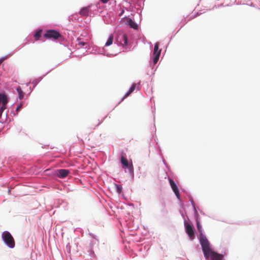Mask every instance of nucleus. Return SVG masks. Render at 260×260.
Returning a JSON list of instances; mask_svg holds the SVG:
<instances>
[{"label":"nucleus","instance_id":"obj_1","mask_svg":"<svg viewBox=\"0 0 260 260\" xmlns=\"http://www.w3.org/2000/svg\"><path fill=\"white\" fill-rule=\"evenodd\" d=\"M204 256L206 258L209 257L212 260H221L222 256L221 254L213 251L210 247L209 242L201 246Z\"/></svg>","mask_w":260,"mask_h":260},{"label":"nucleus","instance_id":"obj_2","mask_svg":"<svg viewBox=\"0 0 260 260\" xmlns=\"http://www.w3.org/2000/svg\"><path fill=\"white\" fill-rule=\"evenodd\" d=\"M2 238L9 247L13 248L15 247V243L14 239L9 232H4L2 234Z\"/></svg>","mask_w":260,"mask_h":260},{"label":"nucleus","instance_id":"obj_3","mask_svg":"<svg viewBox=\"0 0 260 260\" xmlns=\"http://www.w3.org/2000/svg\"><path fill=\"white\" fill-rule=\"evenodd\" d=\"M8 102L7 95L6 93H0V118L2 116L4 111L7 108Z\"/></svg>","mask_w":260,"mask_h":260},{"label":"nucleus","instance_id":"obj_4","mask_svg":"<svg viewBox=\"0 0 260 260\" xmlns=\"http://www.w3.org/2000/svg\"><path fill=\"white\" fill-rule=\"evenodd\" d=\"M197 226L198 230L200 233L199 240L200 244L202 246L206 244V243L208 242L209 241L207 239L206 236L203 234L202 225L199 221H197Z\"/></svg>","mask_w":260,"mask_h":260},{"label":"nucleus","instance_id":"obj_5","mask_svg":"<svg viewBox=\"0 0 260 260\" xmlns=\"http://www.w3.org/2000/svg\"><path fill=\"white\" fill-rule=\"evenodd\" d=\"M44 36L47 39L56 40L60 37L61 35L59 32L56 30L49 29L46 31Z\"/></svg>","mask_w":260,"mask_h":260},{"label":"nucleus","instance_id":"obj_6","mask_svg":"<svg viewBox=\"0 0 260 260\" xmlns=\"http://www.w3.org/2000/svg\"><path fill=\"white\" fill-rule=\"evenodd\" d=\"M159 43L158 42L154 44V51H153V61L154 64H156L159 58L160 52L161 50H159Z\"/></svg>","mask_w":260,"mask_h":260},{"label":"nucleus","instance_id":"obj_7","mask_svg":"<svg viewBox=\"0 0 260 260\" xmlns=\"http://www.w3.org/2000/svg\"><path fill=\"white\" fill-rule=\"evenodd\" d=\"M185 231L187 234L188 235L189 239L191 240H193L194 238V230L192 226L189 223L185 222L184 223Z\"/></svg>","mask_w":260,"mask_h":260},{"label":"nucleus","instance_id":"obj_8","mask_svg":"<svg viewBox=\"0 0 260 260\" xmlns=\"http://www.w3.org/2000/svg\"><path fill=\"white\" fill-rule=\"evenodd\" d=\"M116 40L121 45H126L127 44V38L125 34H119L117 37Z\"/></svg>","mask_w":260,"mask_h":260},{"label":"nucleus","instance_id":"obj_9","mask_svg":"<svg viewBox=\"0 0 260 260\" xmlns=\"http://www.w3.org/2000/svg\"><path fill=\"white\" fill-rule=\"evenodd\" d=\"M169 182H170L171 187L172 190H173V191L174 192L176 196L177 197V198L178 199H180L179 191V189H178L176 184H175V182L172 179H170Z\"/></svg>","mask_w":260,"mask_h":260},{"label":"nucleus","instance_id":"obj_10","mask_svg":"<svg viewBox=\"0 0 260 260\" xmlns=\"http://www.w3.org/2000/svg\"><path fill=\"white\" fill-rule=\"evenodd\" d=\"M70 173V171L66 169H59L56 171V175L60 178L67 177Z\"/></svg>","mask_w":260,"mask_h":260},{"label":"nucleus","instance_id":"obj_11","mask_svg":"<svg viewBox=\"0 0 260 260\" xmlns=\"http://www.w3.org/2000/svg\"><path fill=\"white\" fill-rule=\"evenodd\" d=\"M121 162L124 167L129 169L130 172L133 171V165L132 164L129 165L127 159L123 156H122L121 157Z\"/></svg>","mask_w":260,"mask_h":260},{"label":"nucleus","instance_id":"obj_12","mask_svg":"<svg viewBox=\"0 0 260 260\" xmlns=\"http://www.w3.org/2000/svg\"><path fill=\"white\" fill-rule=\"evenodd\" d=\"M126 23L127 24L130 26V27L134 29H138V25L133 21L131 18H127L125 19Z\"/></svg>","mask_w":260,"mask_h":260},{"label":"nucleus","instance_id":"obj_13","mask_svg":"<svg viewBox=\"0 0 260 260\" xmlns=\"http://www.w3.org/2000/svg\"><path fill=\"white\" fill-rule=\"evenodd\" d=\"M76 46H78L79 47L85 46V48H88L89 47V45L87 43L84 42V40L81 38L77 39Z\"/></svg>","mask_w":260,"mask_h":260},{"label":"nucleus","instance_id":"obj_14","mask_svg":"<svg viewBox=\"0 0 260 260\" xmlns=\"http://www.w3.org/2000/svg\"><path fill=\"white\" fill-rule=\"evenodd\" d=\"M89 6L83 8L80 11L79 14L82 16H87L89 12Z\"/></svg>","mask_w":260,"mask_h":260},{"label":"nucleus","instance_id":"obj_15","mask_svg":"<svg viewBox=\"0 0 260 260\" xmlns=\"http://www.w3.org/2000/svg\"><path fill=\"white\" fill-rule=\"evenodd\" d=\"M17 91L18 92V94L19 95V98L20 100H21L23 98L24 93L22 90L20 86H18L17 87Z\"/></svg>","mask_w":260,"mask_h":260},{"label":"nucleus","instance_id":"obj_16","mask_svg":"<svg viewBox=\"0 0 260 260\" xmlns=\"http://www.w3.org/2000/svg\"><path fill=\"white\" fill-rule=\"evenodd\" d=\"M136 86V84H133V85L131 86L130 89H129L128 91L125 94L123 99L127 97L131 93H132L135 90Z\"/></svg>","mask_w":260,"mask_h":260},{"label":"nucleus","instance_id":"obj_17","mask_svg":"<svg viewBox=\"0 0 260 260\" xmlns=\"http://www.w3.org/2000/svg\"><path fill=\"white\" fill-rule=\"evenodd\" d=\"M113 41V36L111 35L109 37L107 42L106 43L105 46H109L111 45L112 44Z\"/></svg>","mask_w":260,"mask_h":260},{"label":"nucleus","instance_id":"obj_18","mask_svg":"<svg viewBox=\"0 0 260 260\" xmlns=\"http://www.w3.org/2000/svg\"><path fill=\"white\" fill-rule=\"evenodd\" d=\"M42 30H38L35 34L34 37L36 40H38L41 36Z\"/></svg>","mask_w":260,"mask_h":260},{"label":"nucleus","instance_id":"obj_19","mask_svg":"<svg viewBox=\"0 0 260 260\" xmlns=\"http://www.w3.org/2000/svg\"><path fill=\"white\" fill-rule=\"evenodd\" d=\"M115 185L116 187V191L118 193H120L122 192V186L120 185L116 184H115Z\"/></svg>","mask_w":260,"mask_h":260},{"label":"nucleus","instance_id":"obj_20","mask_svg":"<svg viewBox=\"0 0 260 260\" xmlns=\"http://www.w3.org/2000/svg\"><path fill=\"white\" fill-rule=\"evenodd\" d=\"M22 104H20L19 105H18L16 109V111L18 112L22 108Z\"/></svg>","mask_w":260,"mask_h":260},{"label":"nucleus","instance_id":"obj_21","mask_svg":"<svg viewBox=\"0 0 260 260\" xmlns=\"http://www.w3.org/2000/svg\"><path fill=\"white\" fill-rule=\"evenodd\" d=\"M110 0H101V1L103 3V4H106L107 3H108Z\"/></svg>","mask_w":260,"mask_h":260},{"label":"nucleus","instance_id":"obj_22","mask_svg":"<svg viewBox=\"0 0 260 260\" xmlns=\"http://www.w3.org/2000/svg\"><path fill=\"white\" fill-rule=\"evenodd\" d=\"M5 58H2L0 59V65L3 63V62L5 60Z\"/></svg>","mask_w":260,"mask_h":260}]
</instances>
